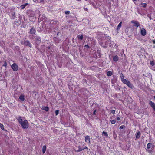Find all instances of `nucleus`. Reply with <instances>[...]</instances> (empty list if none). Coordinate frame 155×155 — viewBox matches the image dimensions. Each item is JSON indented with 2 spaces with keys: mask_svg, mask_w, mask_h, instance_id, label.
Masks as SVG:
<instances>
[{
  "mask_svg": "<svg viewBox=\"0 0 155 155\" xmlns=\"http://www.w3.org/2000/svg\"><path fill=\"white\" fill-rule=\"evenodd\" d=\"M18 120L23 128L26 129L29 127V124L27 120H25L23 121L21 117H18Z\"/></svg>",
  "mask_w": 155,
  "mask_h": 155,
  "instance_id": "1",
  "label": "nucleus"
},
{
  "mask_svg": "<svg viewBox=\"0 0 155 155\" xmlns=\"http://www.w3.org/2000/svg\"><path fill=\"white\" fill-rule=\"evenodd\" d=\"M10 16L12 19H15L16 18L15 11L14 9H12L11 10V13Z\"/></svg>",
  "mask_w": 155,
  "mask_h": 155,
  "instance_id": "2",
  "label": "nucleus"
},
{
  "mask_svg": "<svg viewBox=\"0 0 155 155\" xmlns=\"http://www.w3.org/2000/svg\"><path fill=\"white\" fill-rule=\"evenodd\" d=\"M33 39L37 44L41 42V38L39 36H35Z\"/></svg>",
  "mask_w": 155,
  "mask_h": 155,
  "instance_id": "3",
  "label": "nucleus"
},
{
  "mask_svg": "<svg viewBox=\"0 0 155 155\" xmlns=\"http://www.w3.org/2000/svg\"><path fill=\"white\" fill-rule=\"evenodd\" d=\"M27 14L30 17H34L35 16L34 12L31 10H29L27 11Z\"/></svg>",
  "mask_w": 155,
  "mask_h": 155,
  "instance_id": "4",
  "label": "nucleus"
},
{
  "mask_svg": "<svg viewBox=\"0 0 155 155\" xmlns=\"http://www.w3.org/2000/svg\"><path fill=\"white\" fill-rule=\"evenodd\" d=\"M11 67L14 71H16L18 70V67L16 63H14L12 64Z\"/></svg>",
  "mask_w": 155,
  "mask_h": 155,
  "instance_id": "5",
  "label": "nucleus"
},
{
  "mask_svg": "<svg viewBox=\"0 0 155 155\" xmlns=\"http://www.w3.org/2000/svg\"><path fill=\"white\" fill-rule=\"evenodd\" d=\"M57 21L56 20L51 21L50 23V24L51 25L50 26V28H51V29L54 28V27L57 23Z\"/></svg>",
  "mask_w": 155,
  "mask_h": 155,
  "instance_id": "6",
  "label": "nucleus"
},
{
  "mask_svg": "<svg viewBox=\"0 0 155 155\" xmlns=\"http://www.w3.org/2000/svg\"><path fill=\"white\" fill-rule=\"evenodd\" d=\"M24 44L25 46H29L31 48L32 47L31 44L28 40L25 41L24 43Z\"/></svg>",
  "mask_w": 155,
  "mask_h": 155,
  "instance_id": "7",
  "label": "nucleus"
},
{
  "mask_svg": "<svg viewBox=\"0 0 155 155\" xmlns=\"http://www.w3.org/2000/svg\"><path fill=\"white\" fill-rule=\"evenodd\" d=\"M131 23L134 24V26L137 27H138L140 25L139 23L136 21L132 20L131 21Z\"/></svg>",
  "mask_w": 155,
  "mask_h": 155,
  "instance_id": "8",
  "label": "nucleus"
},
{
  "mask_svg": "<svg viewBox=\"0 0 155 155\" xmlns=\"http://www.w3.org/2000/svg\"><path fill=\"white\" fill-rule=\"evenodd\" d=\"M35 32L36 30L34 27H32L31 28L30 30V31L29 33L31 34H35Z\"/></svg>",
  "mask_w": 155,
  "mask_h": 155,
  "instance_id": "9",
  "label": "nucleus"
},
{
  "mask_svg": "<svg viewBox=\"0 0 155 155\" xmlns=\"http://www.w3.org/2000/svg\"><path fill=\"white\" fill-rule=\"evenodd\" d=\"M125 31L126 32H127V34L128 35H130L131 33L133 32L132 29H129V28H127Z\"/></svg>",
  "mask_w": 155,
  "mask_h": 155,
  "instance_id": "10",
  "label": "nucleus"
},
{
  "mask_svg": "<svg viewBox=\"0 0 155 155\" xmlns=\"http://www.w3.org/2000/svg\"><path fill=\"white\" fill-rule=\"evenodd\" d=\"M149 104L153 108V109L155 111V103L150 100L149 101Z\"/></svg>",
  "mask_w": 155,
  "mask_h": 155,
  "instance_id": "11",
  "label": "nucleus"
},
{
  "mask_svg": "<svg viewBox=\"0 0 155 155\" xmlns=\"http://www.w3.org/2000/svg\"><path fill=\"white\" fill-rule=\"evenodd\" d=\"M141 34L143 36H145L146 34V32L145 29L144 28H142L141 31Z\"/></svg>",
  "mask_w": 155,
  "mask_h": 155,
  "instance_id": "12",
  "label": "nucleus"
},
{
  "mask_svg": "<svg viewBox=\"0 0 155 155\" xmlns=\"http://www.w3.org/2000/svg\"><path fill=\"white\" fill-rule=\"evenodd\" d=\"M95 58H99L101 56V54L99 51H98L95 54Z\"/></svg>",
  "mask_w": 155,
  "mask_h": 155,
  "instance_id": "13",
  "label": "nucleus"
},
{
  "mask_svg": "<svg viewBox=\"0 0 155 155\" xmlns=\"http://www.w3.org/2000/svg\"><path fill=\"white\" fill-rule=\"evenodd\" d=\"M122 23V22H120L118 25V26L116 28V31H117V32L118 33V31L120 30V28L121 27Z\"/></svg>",
  "mask_w": 155,
  "mask_h": 155,
  "instance_id": "14",
  "label": "nucleus"
},
{
  "mask_svg": "<svg viewBox=\"0 0 155 155\" xmlns=\"http://www.w3.org/2000/svg\"><path fill=\"white\" fill-rule=\"evenodd\" d=\"M141 135V133L140 132L138 131L137 134H135L136 138V139H139Z\"/></svg>",
  "mask_w": 155,
  "mask_h": 155,
  "instance_id": "15",
  "label": "nucleus"
},
{
  "mask_svg": "<svg viewBox=\"0 0 155 155\" xmlns=\"http://www.w3.org/2000/svg\"><path fill=\"white\" fill-rule=\"evenodd\" d=\"M90 138L89 136L87 135L85 136V141L86 142L89 143L90 142Z\"/></svg>",
  "mask_w": 155,
  "mask_h": 155,
  "instance_id": "16",
  "label": "nucleus"
},
{
  "mask_svg": "<svg viewBox=\"0 0 155 155\" xmlns=\"http://www.w3.org/2000/svg\"><path fill=\"white\" fill-rule=\"evenodd\" d=\"M84 149H82V148H81L80 146H79L78 149L75 148V150L76 152H79L84 150Z\"/></svg>",
  "mask_w": 155,
  "mask_h": 155,
  "instance_id": "17",
  "label": "nucleus"
},
{
  "mask_svg": "<svg viewBox=\"0 0 155 155\" xmlns=\"http://www.w3.org/2000/svg\"><path fill=\"white\" fill-rule=\"evenodd\" d=\"M28 4V3H25L23 5H22L20 6V8L21 9H23Z\"/></svg>",
  "mask_w": 155,
  "mask_h": 155,
  "instance_id": "18",
  "label": "nucleus"
},
{
  "mask_svg": "<svg viewBox=\"0 0 155 155\" xmlns=\"http://www.w3.org/2000/svg\"><path fill=\"white\" fill-rule=\"evenodd\" d=\"M107 38L109 40H108V41H106L105 42V44H107L108 45V46H109L110 47H111V44L110 43V41H111V40H110V38Z\"/></svg>",
  "mask_w": 155,
  "mask_h": 155,
  "instance_id": "19",
  "label": "nucleus"
},
{
  "mask_svg": "<svg viewBox=\"0 0 155 155\" xmlns=\"http://www.w3.org/2000/svg\"><path fill=\"white\" fill-rule=\"evenodd\" d=\"M126 85L130 88L132 89L133 87V84L129 81Z\"/></svg>",
  "mask_w": 155,
  "mask_h": 155,
  "instance_id": "20",
  "label": "nucleus"
},
{
  "mask_svg": "<svg viewBox=\"0 0 155 155\" xmlns=\"http://www.w3.org/2000/svg\"><path fill=\"white\" fill-rule=\"evenodd\" d=\"M99 44L101 46H102L104 48L107 47L108 45L107 44H103V43L101 42H100Z\"/></svg>",
  "mask_w": 155,
  "mask_h": 155,
  "instance_id": "21",
  "label": "nucleus"
},
{
  "mask_svg": "<svg viewBox=\"0 0 155 155\" xmlns=\"http://www.w3.org/2000/svg\"><path fill=\"white\" fill-rule=\"evenodd\" d=\"M42 110H45L46 111H48L49 110V108L47 106L43 107L42 108Z\"/></svg>",
  "mask_w": 155,
  "mask_h": 155,
  "instance_id": "22",
  "label": "nucleus"
},
{
  "mask_svg": "<svg viewBox=\"0 0 155 155\" xmlns=\"http://www.w3.org/2000/svg\"><path fill=\"white\" fill-rule=\"evenodd\" d=\"M118 57L116 55L113 57V61L115 62L117 61L118 60Z\"/></svg>",
  "mask_w": 155,
  "mask_h": 155,
  "instance_id": "23",
  "label": "nucleus"
},
{
  "mask_svg": "<svg viewBox=\"0 0 155 155\" xmlns=\"http://www.w3.org/2000/svg\"><path fill=\"white\" fill-rule=\"evenodd\" d=\"M77 38L78 39L80 40H82L83 38V35H78L77 36Z\"/></svg>",
  "mask_w": 155,
  "mask_h": 155,
  "instance_id": "24",
  "label": "nucleus"
},
{
  "mask_svg": "<svg viewBox=\"0 0 155 155\" xmlns=\"http://www.w3.org/2000/svg\"><path fill=\"white\" fill-rule=\"evenodd\" d=\"M121 81L123 83L126 84L129 81L125 79H123V80H121Z\"/></svg>",
  "mask_w": 155,
  "mask_h": 155,
  "instance_id": "25",
  "label": "nucleus"
},
{
  "mask_svg": "<svg viewBox=\"0 0 155 155\" xmlns=\"http://www.w3.org/2000/svg\"><path fill=\"white\" fill-rule=\"evenodd\" d=\"M19 99L22 101H24L25 100L24 96L23 95H20L19 97Z\"/></svg>",
  "mask_w": 155,
  "mask_h": 155,
  "instance_id": "26",
  "label": "nucleus"
},
{
  "mask_svg": "<svg viewBox=\"0 0 155 155\" xmlns=\"http://www.w3.org/2000/svg\"><path fill=\"white\" fill-rule=\"evenodd\" d=\"M46 150V146L45 145H44L42 147V152L43 153H45Z\"/></svg>",
  "mask_w": 155,
  "mask_h": 155,
  "instance_id": "27",
  "label": "nucleus"
},
{
  "mask_svg": "<svg viewBox=\"0 0 155 155\" xmlns=\"http://www.w3.org/2000/svg\"><path fill=\"white\" fill-rule=\"evenodd\" d=\"M140 5L141 6L144 8H145L147 6V4L146 3H141Z\"/></svg>",
  "mask_w": 155,
  "mask_h": 155,
  "instance_id": "28",
  "label": "nucleus"
},
{
  "mask_svg": "<svg viewBox=\"0 0 155 155\" xmlns=\"http://www.w3.org/2000/svg\"><path fill=\"white\" fill-rule=\"evenodd\" d=\"M112 73L110 71H108L107 73V75L108 76H110L112 75Z\"/></svg>",
  "mask_w": 155,
  "mask_h": 155,
  "instance_id": "29",
  "label": "nucleus"
},
{
  "mask_svg": "<svg viewBox=\"0 0 155 155\" xmlns=\"http://www.w3.org/2000/svg\"><path fill=\"white\" fill-rule=\"evenodd\" d=\"M102 134L104 136H105L106 137H107L108 136V134L107 132L103 131L102 132Z\"/></svg>",
  "mask_w": 155,
  "mask_h": 155,
  "instance_id": "30",
  "label": "nucleus"
},
{
  "mask_svg": "<svg viewBox=\"0 0 155 155\" xmlns=\"http://www.w3.org/2000/svg\"><path fill=\"white\" fill-rule=\"evenodd\" d=\"M152 144L150 143H148L147 146V148L148 149H150L151 146Z\"/></svg>",
  "mask_w": 155,
  "mask_h": 155,
  "instance_id": "31",
  "label": "nucleus"
},
{
  "mask_svg": "<svg viewBox=\"0 0 155 155\" xmlns=\"http://www.w3.org/2000/svg\"><path fill=\"white\" fill-rule=\"evenodd\" d=\"M120 76L121 78V80H123V79H124V75H123V74H122V73H120Z\"/></svg>",
  "mask_w": 155,
  "mask_h": 155,
  "instance_id": "32",
  "label": "nucleus"
},
{
  "mask_svg": "<svg viewBox=\"0 0 155 155\" xmlns=\"http://www.w3.org/2000/svg\"><path fill=\"white\" fill-rule=\"evenodd\" d=\"M35 1L39 3H43L44 2V0H35Z\"/></svg>",
  "mask_w": 155,
  "mask_h": 155,
  "instance_id": "33",
  "label": "nucleus"
},
{
  "mask_svg": "<svg viewBox=\"0 0 155 155\" xmlns=\"http://www.w3.org/2000/svg\"><path fill=\"white\" fill-rule=\"evenodd\" d=\"M150 64L152 66H153L154 65V63L153 61H150Z\"/></svg>",
  "mask_w": 155,
  "mask_h": 155,
  "instance_id": "34",
  "label": "nucleus"
},
{
  "mask_svg": "<svg viewBox=\"0 0 155 155\" xmlns=\"http://www.w3.org/2000/svg\"><path fill=\"white\" fill-rule=\"evenodd\" d=\"M110 122H111V123L112 124H115V123L116 122V120H110Z\"/></svg>",
  "mask_w": 155,
  "mask_h": 155,
  "instance_id": "35",
  "label": "nucleus"
},
{
  "mask_svg": "<svg viewBox=\"0 0 155 155\" xmlns=\"http://www.w3.org/2000/svg\"><path fill=\"white\" fill-rule=\"evenodd\" d=\"M125 127L124 125H122L120 127V129H124Z\"/></svg>",
  "mask_w": 155,
  "mask_h": 155,
  "instance_id": "36",
  "label": "nucleus"
},
{
  "mask_svg": "<svg viewBox=\"0 0 155 155\" xmlns=\"http://www.w3.org/2000/svg\"><path fill=\"white\" fill-rule=\"evenodd\" d=\"M70 12L68 11H65L64 13L65 14H70Z\"/></svg>",
  "mask_w": 155,
  "mask_h": 155,
  "instance_id": "37",
  "label": "nucleus"
},
{
  "mask_svg": "<svg viewBox=\"0 0 155 155\" xmlns=\"http://www.w3.org/2000/svg\"><path fill=\"white\" fill-rule=\"evenodd\" d=\"M3 124H2L0 123V127L2 129V130H4V127H3Z\"/></svg>",
  "mask_w": 155,
  "mask_h": 155,
  "instance_id": "38",
  "label": "nucleus"
},
{
  "mask_svg": "<svg viewBox=\"0 0 155 155\" xmlns=\"http://www.w3.org/2000/svg\"><path fill=\"white\" fill-rule=\"evenodd\" d=\"M59 110H56L55 111V114L56 116L57 115L59 114Z\"/></svg>",
  "mask_w": 155,
  "mask_h": 155,
  "instance_id": "39",
  "label": "nucleus"
},
{
  "mask_svg": "<svg viewBox=\"0 0 155 155\" xmlns=\"http://www.w3.org/2000/svg\"><path fill=\"white\" fill-rule=\"evenodd\" d=\"M7 66V63L5 61H4V63L3 65V66L6 67Z\"/></svg>",
  "mask_w": 155,
  "mask_h": 155,
  "instance_id": "40",
  "label": "nucleus"
},
{
  "mask_svg": "<svg viewBox=\"0 0 155 155\" xmlns=\"http://www.w3.org/2000/svg\"><path fill=\"white\" fill-rule=\"evenodd\" d=\"M84 47L87 49H88L89 48V46L87 45H85Z\"/></svg>",
  "mask_w": 155,
  "mask_h": 155,
  "instance_id": "41",
  "label": "nucleus"
},
{
  "mask_svg": "<svg viewBox=\"0 0 155 155\" xmlns=\"http://www.w3.org/2000/svg\"><path fill=\"white\" fill-rule=\"evenodd\" d=\"M111 113L112 114H114L115 113V110H112L111 111Z\"/></svg>",
  "mask_w": 155,
  "mask_h": 155,
  "instance_id": "42",
  "label": "nucleus"
},
{
  "mask_svg": "<svg viewBox=\"0 0 155 155\" xmlns=\"http://www.w3.org/2000/svg\"><path fill=\"white\" fill-rule=\"evenodd\" d=\"M96 111V110H95L93 113V115H95V113Z\"/></svg>",
  "mask_w": 155,
  "mask_h": 155,
  "instance_id": "43",
  "label": "nucleus"
},
{
  "mask_svg": "<svg viewBox=\"0 0 155 155\" xmlns=\"http://www.w3.org/2000/svg\"><path fill=\"white\" fill-rule=\"evenodd\" d=\"M46 48L47 49V50L48 51V50L50 49V47L49 46L47 47Z\"/></svg>",
  "mask_w": 155,
  "mask_h": 155,
  "instance_id": "44",
  "label": "nucleus"
},
{
  "mask_svg": "<svg viewBox=\"0 0 155 155\" xmlns=\"http://www.w3.org/2000/svg\"><path fill=\"white\" fill-rule=\"evenodd\" d=\"M117 120H120V118L119 117H117Z\"/></svg>",
  "mask_w": 155,
  "mask_h": 155,
  "instance_id": "45",
  "label": "nucleus"
},
{
  "mask_svg": "<svg viewBox=\"0 0 155 155\" xmlns=\"http://www.w3.org/2000/svg\"><path fill=\"white\" fill-rule=\"evenodd\" d=\"M147 151L150 153H151L152 152V151L151 150H147Z\"/></svg>",
  "mask_w": 155,
  "mask_h": 155,
  "instance_id": "46",
  "label": "nucleus"
},
{
  "mask_svg": "<svg viewBox=\"0 0 155 155\" xmlns=\"http://www.w3.org/2000/svg\"><path fill=\"white\" fill-rule=\"evenodd\" d=\"M87 148H87V147H86V146H85V147H84V148H82V149H84H84H87Z\"/></svg>",
  "mask_w": 155,
  "mask_h": 155,
  "instance_id": "47",
  "label": "nucleus"
},
{
  "mask_svg": "<svg viewBox=\"0 0 155 155\" xmlns=\"http://www.w3.org/2000/svg\"><path fill=\"white\" fill-rule=\"evenodd\" d=\"M152 41H153V44H155V40H153Z\"/></svg>",
  "mask_w": 155,
  "mask_h": 155,
  "instance_id": "48",
  "label": "nucleus"
},
{
  "mask_svg": "<svg viewBox=\"0 0 155 155\" xmlns=\"http://www.w3.org/2000/svg\"><path fill=\"white\" fill-rule=\"evenodd\" d=\"M84 9L85 10H86V11H88V9H87V8H84Z\"/></svg>",
  "mask_w": 155,
  "mask_h": 155,
  "instance_id": "49",
  "label": "nucleus"
},
{
  "mask_svg": "<svg viewBox=\"0 0 155 155\" xmlns=\"http://www.w3.org/2000/svg\"><path fill=\"white\" fill-rule=\"evenodd\" d=\"M59 32H58L57 33V35H58V34H59Z\"/></svg>",
  "mask_w": 155,
  "mask_h": 155,
  "instance_id": "50",
  "label": "nucleus"
},
{
  "mask_svg": "<svg viewBox=\"0 0 155 155\" xmlns=\"http://www.w3.org/2000/svg\"><path fill=\"white\" fill-rule=\"evenodd\" d=\"M148 16L149 17V18H150V19H151V18L150 17H149V16L148 15Z\"/></svg>",
  "mask_w": 155,
  "mask_h": 155,
  "instance_id": "51",
  "label": "nucleus"
},
{
  "mask_svg": "<svg viewBox=\"0 0 155 155\" xmlns=\"http://www.w3.org/2000/svg\"><path fill=\"white\" fill-rule=\"evenodd\" d=\"M134 1H136L137 0H133Z\"/></svg>",
  "mask_w": 155,
  "mask_h": 155,
  "instance_id": "52",
  "label": "nucleus"
},
{
  "mask_svg": "<svg viewBox=\"0 0 155 155\" xmlns=\"http://www.w3.org/2000/svg\"><path fill=\"white\" fill-rule=\"evenodd\" d=\"M154 98H155V96H154Z\"/></svg>",
  "mask_w": 155,
  "mask_h": 155,
  "instance_id": "53",
  "label": "nucleus"
},
{
  "mask_svg": "<svg viewBox=\"0 0 155 155\" xmlns=\"http://www.w3.org/2000/svg\"><path fill=\"white\" fill-rule=\"evenodd\" d=\"M107 37L110 38L109 36H108V37Z\"/></svg>",
  "mask_w": 155,
  "mask_h": 155,
  "instance_id": "54",
  "label": "nucleus"
}]
</instances>
